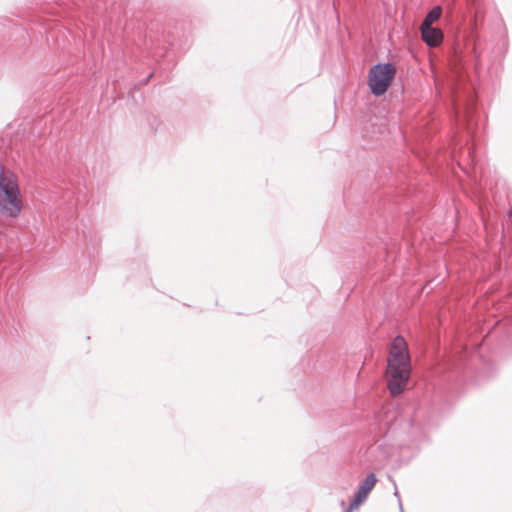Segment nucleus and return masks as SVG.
I'll list each match as a JSON object with an SVG mask.
<instances>
[{"label": "nucleus", "mask_w": 512, "mask_h": 512, "mask_svg": "<svg viewBox=\"0 0 512 512\" xmlns=\"http://www.w3.org/2000/svg\"><path fill=\"white\" fill-rule=\"evenodd\" d=\"M411 365L407 343L402 336L392 341L387 360L388 389L393 396L399 395L410 377Z\"/></svg>", "instance_id": "nucleus-1"}, {"label": "nucleus", "mask_w": 512, "mask_h": 512, "mask_svg": "<svg viewBox=\"0 0 512 512\" xmlns=\"http://www.w3.org/2000/svg\"><path fill=\"white\" fill-rule=\"evenodd\" d=\"M22 209V200L18 185L8 178L0 165V214L4 217L15 218Z\"/></svg>", "instance_id": "nucleus-2"}, {"label": "nucleus", "mask_w": 512, "mask_h": 512, "mask_svg": "<svg viewBox=\"0 0 512 512\" xmlns=\"http://www.w3.org/2000/svg\"><path fill=\"white\" fill-rule=\"evenodd\" d=\"M396 73V68L392 63H378L374 65L368 74V85L371 93L379 97L383 95L390 86Z\"/></svg>", "instance_id": "nucleus-3"}, {"label": "nucleus", "mask_w": 512, "mask_h": 512, "mask_svg": "<svg viewBox=\"0 0 512 512\" xmlns=\"http://www.w3.org/2000/svg\"><path fill=\"white\" fill-rule=\"evenodd\" d=\"M376 482V475L373 472L369 473L365 477V479L360 483L359 488L354 495V498L350 502L348 508L344 510V512H353L354 510L358 509V507L366 501L369 493L374 488Z\"/></svg>", "instance_id": "nucleus-4"}, {"label": "nucleus", "mask_w": 512, "mask_h": 512, "mask_svg": "<svg viewBox=\"0 0 512 512\" xmlns=\"http://www.w3.org/2000/svg\"><path fill=\"white\" fill-rule=\"evenodd\" d=\"M422 40L430 47H436L443 41L441 29L433 26H420Z\"/></svg>", "instance_id": "nucleus-5"}, {"label": "nucleus", "mask_w": 512, "mask_h": 512, "mask_svg": "<svg viewBox=\"0 0 512 512\" xmlns=\"http://www.w3.org/2000/svg\"><path fill=\"white\" fill-rule=\"evenodd\" d=\"M442 13L441 6H434L425 16L421 26H433L432 24L436 22Z\"/></svg>", "instance_id": "nucleus-6"}, {"label": "nucleus", "mask_w": 512, "mask_h": 512, "mask_svg": "<svg viewBox=\"0 0 512 512\" xmlns=\"http://www.w3.org/2000/svg\"><path fill=\"white\" fill-rule=\"evenodd\" d=\"M394 496L397 498L398 501H399V499H401L400 495H399V492H398L396 487H395V490H394Z\"/></svg>", "instance_id": "nucleus-7"}, {"label": "nucleus", "mask_w": 512, "mask_h": 512, "mask_svg": "<svg viewBox=\"0 0 512 512\" xmlns=\"http://www.w3.org/2000/svg\"><path fill=\"white\" fill-rule=\"evenodd\" d=\"M398 505H399V510H400V512H405V511H404V508H403V505H402V501H401V499H399V503H398Z\"/></svg>", "instance_id": "nucleus-8"}, {"label": "nucleus", "mask_w": 512, "mask_h": 512, "mask_svg": "<svg viewBox=\"0 0 512 512\" xmlns=\"http://www.w3.org/2000/svg\"><path fill=\"white\" fill-rule=\"evenodd\" d=\"M152 75H153V74H152V73H150V74L145 78L144 83H147V82L150 80V78L152 77Z\"/></svg>", "instance_id": "nucleus-9"}]
</instances>
